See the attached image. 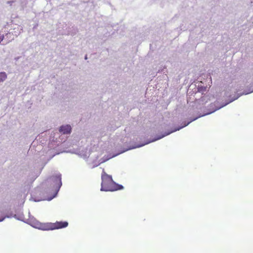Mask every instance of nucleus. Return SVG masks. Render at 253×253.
<instances>
[{"mask_svg": "<svg viewBox=\"0 0 253 253\" xmlns=\"http://www.w3.org/2000/svg\"><path fill=\"white\" fill-rule=\"evenodd\" d=\"M7 78V75L5 72L0 73V82H2Z\"/></svg>", "mask_w": 253, "mask_h": 253, "instance_id": "obj_5", "label": "nucleus"}, {"mask_svg": "<svg viewBox=\"0 0 253 253\" xmlns=\"http://www.w3.org/2000/svg\"><path fill=\"white\" fill-rule=\"evenodd\" d=\"M68 225L67 221H57L55 223H50L47 225V230H55L65 228Z\"/></svg>", "mask_w": 253, "mask_h": 253, "instance_id": "obj_3", "label": "nucleus"}, {"mask_svg": "<svg viewBox=\"0 0 253 253\" xmlns=\"http://www.w3.org/2000/svg\"><path fill=\"white\" fill-rule=\"evenodd\" d=\"M71 127L70 125L61 126L59 128V131L63 134H68L71 132Z\"/></svg>", "mask_w": 253, "mask_h": 253, "instance_id": "obj_4", "label": "nucleus"}, {"mask_svg": "<svg viewBox=\"0 0 253 253\" xmlns=\"http://www.w3.org/2000/svg\"><path fill=\"white\" fill-rule=\"evenodd\" d=\"M102 174H106L104 170H103Z\"/></svg>", "mask_w": 253, "mask_h": 253, "instance_id": "obj_8", "label": "nucleus"}, {"mask_svg": "<svg viewBox=\"0 0 253 253\" xmlns=\"http://www.w3.org/2000/svg\"><path fill=\"white\" fill-rule=\"evenodd\" d=\"M61 185V175H56L50 177L43 184V195L46 197L47 200H52L57 194Z\"/></svg>", "mask_w": 253, "mask_h": 253, "instance_id": "obj_1", "label": "nucleus"}, {"mask_svg": "<svg viewBox=\"0 0 253 253\" xmlns=\"http://www.w3.org/2000/svg\"><path fill=\"white\" fill-rule=\"evenodd\" d=\"M188 124H189V123H188V124H186V125H185V126H186Z\"/></svg>", "mask_w": 253, "mask_h": 253, "instance_id": "obj_10", "label": "nucleus"}, {"mask_svg": "<svg viewBox=\"0 0 253 253\" xmlns=\"http://www.w3.org/2000/svg\"><path fill=\"white\" fill-rule=\"evenodd\" d=\"M3 219H0V221H2Z\"/></svg>", "mask_w": 253, "mask_h": 253, "instance_id": "obj_9", "label": "nucleus"}, {"mask_svg": "<svg viewBox=\"0 0 253 253\" xmlns=\"http://www.w3.org/2000/svg\"><path fill=\"white\" fill-rule=\"evenodd\" d=\"M224 106V105H222V106H221V107H223V106ZM221 108V107H219L218 108H217V109H216V110H217V109H219V108ZM215 110H216V109H215Z\"/></svg>", "mask_w": 253, "mask_h": 253, "instance_id": "obj_7", "label": "nucleus"}, {"mask_svg": "<svg viewBox=\"0 0 253 253\" xmlns=\"http://www.w3.org/2000/svg\"><path fill=\"white\" fill-rule=\"evenodd\" d=\"M101 190L105 191H113L123 188L121 185L116 184L112 179L111 175H102Z\"/></svg>", "mask_w": 253, "mask_h": 253, "instance_id": "obj_2", "label": "nucleus"}, {"mask_svg": "<svg viewBox=\"0 0 253 253\" xmlns=\"http://www.w3.org/2000/svg\"><path fill=\"white\" fill-rule=\"evenodd\" d=\"M3 35L0 34V42H1L3 41Z\"/></svg>", "mask_w": 253, "mask_h": 253, "instance_id": "obj_6", "label": "nucleus"}]
</instances>
